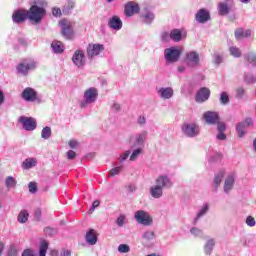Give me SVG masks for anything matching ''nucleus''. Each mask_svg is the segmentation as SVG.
Instances as JSON below:
<instances>
[{
    "mask_svg": "<svg viewBox=\"0 0 256 256\" xmlns=\"http://www.w3.org/2000/svg\"><path fill=\"white\" fill-rule=\"evenodd\" d=\"M38 63L33 58H25L22 60L17 66L16 71L19 75L23 77H27L31 71H35L37 69Z\"/></svg>",
    "mask_w": 256,
    "mask_h": 256,
    "instance_id": "f257e3e1",
    "label": "nucleus"
},
{
    "mask_svg": "<svg viewBox=\"0 0 256 256\" xmlns=\"http://www.w3.org/2000/svg\"><path fill=\"white\" fill-rule=\"evenodd\" d=\"M28 13V19L33 23H41L43 17H45V8L39 7L37 4H34L30 7Z\"/></svg>",
    "mask_w": 256,
    "mask_h": 256,
    "instance_id": "f03ea898",
    "label": "nucleus"
},
{
    "mask_svg": "<svg viewBox=\"0 0 256 256\" xmlns=\"http://www.w3.org/2000/svg\"><path fill=\"white\" fill-rule=\"evenodd\" d=\"M99 95V91H97V88L91 87L84 92V96L81 102H80V107L83 109L87 107L88 105H91L97 101V97Z\"/></svg>",
    "mask_w": 256,
    "mask_h": 256,
    "instance_id": "7ed1b4c3",
    "label": "nucleus"
},
{
    "mask_svg": "<svg viewBox=\"0 0 256 256\" xmlns=\"http://www.w3.org/2000/svg\"><path fill=\"white\" fill-rule=\"evenodd\" d=\"M181 131L185 137H189L190 139L199 137V133H201L199 125L195 123H184L181 127Z\"/></svg>",
    "mask_w": 256,
    "mask_h": 256,
    "instance_id": "20e7f679",
    "label": "nucleus"
},
{
    "mask_svg": "<svg viewBox=\"0 0 256 256\" xmlns=\"http://www.w3.org/2000/svg\"><path fill=\"white\" fill-rule=\"evenodd\" d=\"M134 217L137 223L144 225V227H151L153 225V217H151L149 212H145V210L136 211Z\"/></svg>",
    "mask_w": 256,
    "mask_h": 256,
    "instance_id": "39448f33",
    "label": "nucleus"
},
{
    "mask_svg": "<svg viewBox=\"0 0 256 256\" xmlns=\"http://www.w3.org/2000/svg\"><path fill=\"white\" fill-rule=\"evenodd\" d=\"M181 58V50L177 47H170L164 50V59L166 63H177Z\"/></svg>",
    "mask_w": 256,
    "mask_h": 256,
    "instance_id": "423d86ee",
    "label": "nucleus"
},
{
    "mask_svg": "<svg viewBox=\"0 0 256 256\" xmlns=\"http://www.w3.org/2000/svg\"><path fill=\"white\" fill-rule=\"evenodd\" d=\"M104 51L105 46L103 44H89L86 48L87 58L89 61H93V59L99 57Z\"/></svg>",
    "mask_w": 256,
    "mask_h": 256,
    "instance_id": "0eeeda50",
    "label": "nucleus"
},
{
    "mask_svg": "<svg viewBox=\"0 0 256 256\" xmlns=\"http://www.w3.org/2000/svg\"><path fill=\"white\" fill-rule=\"evenodd\" d=\"M72 63L78 69H83L87 64V56H85V51L81 49L74 51L72 55Z\"/></svg>",
    "mask_w": 256,
    "mask_h": 256,
    "instance_id": "6e6552de",
    "label": "nucleus"
},
{
    "mask_svg": "<svg viewBox=\"0 0 256 256\" xmlns=\"http://www.w3.org/2000/svg\"><path fill=\"white\" fill-rule=\"evenodd\" d=\"M184 63L187 67L194 69V67H199V63H201V58L199 57V53L195 51H190L185 54Z\"/></svg>",
    "mask_w": 256,
    "mask_h": 256,
    "instance_id": "1a4fd4ad",
    "label": "nucleus"
},
{
    "mask_svg": "<svg viewBox=\"0 0 256 256\" xmlns=\"http://www.w3.org/2000/svg\"><path fill=\"white\" fill-rule=\"evenodd\" d=\"M233 7H235V0H221L218 3V15L224 17L225 15H229L231 11H233Z\"/></svg>",
    "mask_w": 256,
    "mask_h": 256,
    "instance_id": "9d476101",
    "label": "nucleus"
},
{
    "mask_svg": "<svg viewBox=\"0 0 256 256\" xmlns=\"http://www.w3.org/2000/svg\"><path fill=\"white\" fill-rule=\"evenodd\" d=\"M18 121L25 131H35L37 129V120L33 117L20 116Z\"/></svg>",
    "mask_w": 256,
    "mask_h": 256,
    "instance_id": "9b49d317",
    "label": "nucleus"
},
{
    "mask_svg": "<svg viewBox=\"0 0 256 256\" xmlns=\"http://www.w3.org/2000/svg\"><path fill=\"white\" fill-rule=\"evenodd\" d=\"M155 185L162 189H171L173 187V180L167 174H162L156 177Z\"/></svg>",
    "mask_w": 256,
    "mask_h": 256,
    "instance_id": "f8f14e48",
    "label": "nucleus"
},
{
    "mask_svg": "<svg viewBox=\"0 0 256 256\" xmlns=\"http://www.w3.org/2000/svg\"><path fill=\"white\" fill-rule=\"evenodd\" d=\"M235 188V173H230L224 179L223 193L224 195H231V191Z\"/></svg>",
    "mask_w": 256,
    "mask_h": 256,
    "instance_id": "ddd939ff",
    "label": "nucleus"
},
{
    "mask_svg": "<svg viewBox=\"0 0 256 256\" xmlns=\"http://www.w3.org/2000/svg\"><path fill=\"white\" fill-rule=\"evenodd\" d=\"M59 25L62 29V35L66 39H71L73 37V24L67 19L61 20Z\"/></svg>",
    "mask_w": 256,
    "mask_h": 256,
    "instance_id": "4468645a",
    "label": "nucleus"
},
{
    "mask_svg": "<svg viewBox=\"0 0 256 256\" xmlns=\"http://www.w3.org/2000/svg\"><path fill=\"white\" fill-rule=\"evenodd\" d=\"M156 93L160 99L169 100L173 99V95H175V91L172 87H157Z\"/></svg>",
    "mask_w": 256,
    "mask_h": 256,
    "instance_id": "2eb2a0df",
    "label": "nucleus"
},
{
    "mask_svg": "<svg viewBox=\"0 0 256 256\" xmlns=\"http://www.w3.org/2000/svg\"><path fill=\"white\" fill-rule=\"evenodd\" d=\"M247 127H253V119L252 118H246L244 121L238 123L236 125V131L238 133V137H245V134L247 133L245 129Z\"/></svg>",
    "mask_w": 256,
    "mask_h": 256,
    "instance_id": "dca6fc26",
    "label": "nucleus"
},
{
    "mask_svg": "<svg viewBox=\"0 0 256 256\" xmlns=\"http://www.w3.org/2000/svg\"><path fill=\"white\" fill-rule=\"evenodd\" d=\"M21 98L27 101V103H33L37 101V91L31 87H27L22 91Z\"/></svg>",
    "mask_w": 256,
    "mask_h": 256,
    "instance_id": "f3484780",
    "label": "nucleus"
},
{
    "mask_svg": "<svg viewBox=\"0 0 256 256\" xmlns=\"http://www.w3.org/2000/svg\"><path fill=\"white\" fill-rule=\"evenodd\" d=\"M203 119L207 125H217L219 123V113L213 111H207L203 114Z\"/></svg>",
    "mask_w": 256,
    "mask_h": 256,
    "instance_id": "a211bd4d",
    "label": "nucleus"
},
{
    "mask_svg": "<svg viewBox=\"0 0 256 256\" xmlns=\"http://www.w3.org/2000/svg\"><path fill=\"white\" fill-rule=\"evenodd\" d=\"M108 27L112 31H121V29H123V21H121V18H119V16H112L108 20Z\"/></svg>",
    "mask_w": 256,
    "mask_h": 256,
    "instance_id": "6ab92c4d",
    "label": "nucleus"
},
{
    "mask_svg": "<svg viewBox=\"0 0 256 256\" xmlns=\"http://www.w3.org/2000/svg\"><path fill=\"white\" fill-rule=\"evenodd\" d=\"M139 4H137L136 2H128L125 5L124 8V14L126 15V17H133V15H135V13L139 12Z\"/></svg>",
    "mask_w": 256,
    "mask_h": 256,
    "instance_id": "aec40b11",
    "label": "nucleus"
},
{
    "mask_svg": "<svg viewBox=\"0 0 256 256\" xmlns=\"http://www.w3.org/2000/svg\"><path fill=\"white\" fill-rule=\"evenodd\" d=\"M211 97V90L207 87L201 88L196 94V101L197 103H205V101L209 100Z\"/></svg>",
    "mask_w": 256,
    "mask_h": 256,
    "instance_id": "412c9836",
    "label": "nucleus"
},
{
    "mask_svg": "<svg viewBox=\"0 0 256 256\" xmlns=\"http://www.w3.org/2000/svg\"><path fill=\"white\" fill-rule=\"evenodd\" d=\"M27 19H29V15L25 10H16L12 15L13 23H23Z\"/></svg>",
    "mask_w": 256,
    "mask_h": 256,
    "instance_id": "4be33fe9",
    "label": "nucleus"
},
{
    "mask_svg": "<svg viewBox=\"0 0 256 256\" xmlns=\"http://www.w3.org/2000/svg\"><path fill=\"white\" fill-rule=\"evenodd\" d=\"M211 19V14H209L208 10L205 8H202L197 11L195 15V20L197 23H207Z\"/></svg>",
    "mask_w": 256,
    "mask_h": 256,
    "instance_id": "5701e85b",
    "label": "nucleus"
},
{
    "mask_svg": "<svg viewBox=\"0 0 256 256\" xmlns=\"http://www.w3.org/2000/svg\"><path fill=\"white\" fill-rule=\"evenodd\" d=\"M216 125H217V131H218V134L216 135V139L218 141H225L227 139V135L225 134V131H227V125L225 124V122H221L219 120L216 123Z\"/></svg>",
    "mask_w": 256,
    "mask_h": 256,
    "instance_id": "b1692460",
    "label": "nucleus"
},
{
    "mask_svg": "<svg viewBox=\"0 0 256 256\" xmlns=\"http://www.w3.org/2000/svg\"><path fill=\"white\" fill-rule=\"evenodd\" d=\"M147 140V131H142L135 135L133 147L142 148L145 146V141Z\"/></svg>",
    "mask_w": 256,
    "mask_h": 256,
    "instance_id": "393cba45",
    "label": "nucleus"
},
{
    "mask_svg": "<svg viewBox=\"0 0 256 256\" xmlns=\"http://www.w3.org/2000/svg\"><path fill=\"white\" fill-rule=\"evenodd\" d=\"M207 213H209V203H204L198 210L196 217L193 219V225H197V223H199V219L205 217Z\"/></svg>",
    "mask_w": 256,
    "mask_h": 256,
    "instance_id": "a878e982",
    "label": "nucleus"
},
{
    "mask_svg": "<svg viewBox=\"0 0 256 256\" xmlns=\"http://www.w3.org/2000/svg\"><path fill=\"white\" fill-rule=\"evenodd\" d=\"M236 39H253V32L250 29L244 30L243 28H238L235 31Z\"/></svg>",
    "mask_w": 256,
    "mask_h": 256,
    "instance_id": "bb28decb",
    "label": "nucleus"
},
{
    "mask_svg": "<svg viewBox=\"0 0 256 256\" xmlns=\"http://www.w3.org/2000/svg\"><path fill=\"white\" fill-rule=\"evenodd\" d=\"M217 241L215 240V238H209L206 240L205 244H204V253L206 256H211L213 253V249H215V245H216Z\"/></svg>",
    "mask_w": 256,
    "mask_h": 256,
    "instance_id": "cd10ccee",
    "label": "nucleus"
},
{
    "mask_svg": "<svg viewBox=\"0 0 256 256\" xmlns=\"http://www.w3.org/2000/svg\"><path fill=\"white\" fill-rule=\"evenodd\" d=\"M141 19L146 25H151L155 21V14L152 11L145 10L141 13Z\"/></svg>",
    "mask_w": 256,
    "mask_h": 256,
    "instance_id": "c85d7f7f",
    "label": "nucleus"
},
{
    "mask_svg": "<svg viewBox=\"0 0 256 256\" xmlns=\"http://www.w3.org/2000/svg\"><path fill=\"white\" fill-rule=\"evenodd\" d=\"M223 177H225V170H220L217 174H215L213 184L214 193H217L219 187L221 186V181H223Z\"/></svg>",
    "mask_w": 256,
    "mask_h": 256,
    "instance_id": "c756f323",
    "label": "nucleus"
},
{
    "mask_svg": "<svg viewBox=\"0 0 256 256\" xmlns=\"http://www.w3.org/2000/svg\"><path fill=\"white\" fill-rule=\"evenodd\" d=\"M51 49H52L53 53H55L56 55H61V53H63V51H65V46L63 45V42L54 40L51 43Z\"/></svg>",
    "mask_w": 256,
    "mask_h": 256,
    "instance_id": "7c9ffc66",
    "label": "nucleus"
},
{
    "mask_svg": "<svg viewBox=\"0 0 256 256\" xmlns=\"http://www.w3.org/2000/svg\"><path fill=\"white\" fill-rule=\"evenodd\" d=\"M170 37L172 41L179 43V41H183V38H185L186 35L179 29H173L170 31Z\"/></svg>",
    "mask_w": 256,
    "mask_h": 256,
    "instance_id": "2f4dec72",
    "label": "nucleus"
},
{
    "mask_svg": "<svg viewBox=\"0 0 256 256\" xmlns=\"http://www.w3.org/2000/svg\"><path fill=\"white\" fill-rule=\"evenodd\" d=\"M150 195L153 199H161L163 197V188L157 186V184L153 185L150 188Z\"/></svg>",
    "mask_w": 256,
    "mask_h": 256,
    "instance_id": "473e14b6",
    "label": "nucleus"
},
{
    "mask_svg": "<svg viewBox=\"0 0 256 256\" xmlns=\"http://www.w3.org/2000/svg\"><path fill=\"white\" fill-rule=\"evenodd\" d=\"M86 243H88V245L97 244V233L93 229L86 233Z\"/></svg>",
    "mask_w": 256,
    "mask_h": 256,
    "instance_id": "72a5a7b5",
    "label": "nucleus"
},
{
    "mask_svg": "<svg viewBox=\"0 0 256 256\" xmlns=\"http://www.w3.org/2000/svg\"><path fill=\"white\" fill-rule=\"evenodd\" d=\"M37 167V158H26L22 163V169L29 170Z\"/></svg>",
    "mask_w": 256,
    "mask_h": 256,
    "instance_id": "f704fd0d",
    "label": "nucleus"
},
{
    "mask_svg": "<svg viewBox=\"0 0 256 256\" xmlns=\"http://www.w3.org/2000/svg\"><path fill=\"white\" fill-rule=\"evenodd\" d=\"M75 9V0H68L62 8V13L64 15H70V13Z\"/></svg>",
    "mask_w": 256,
    "mask_h": 256,
    "instance_id": "c9c22d12",
    "label": "nucleus"
},
{
    "mask_svg": "<svg viewBox=\"0 0 256 256\" xmlns=\"http://www.w3.org/2000/svg\"><path fill=\"white\" fill-rule=\"evenodd\" d=\"M245 61L252 65V67H256V54L254 52H249L244 55Z\"/></svg>",
    "mask_w": 256,
    "mask_h": 256,
    "instance_id": "e433bc0d",
    "label": "nucleus"
},
{
    "mask_svg": "<svg viewBox=\"0 0 256 256\" xmlns=\"http://www.w3.org/2000/svg\"><path fill=\"white\" fill-rule=\"evenodd\" d=\"M142 239L146 242V243H151V241H155V232L151 231V230H147L143 233Z\"/></svg>",
    "mask_w": 256,
    "mask_h": 256,
    "instance_id": "4c0bfd02",
    "label": "nucleus"
},
{
    "mask_svg": "<svg viewBox=\"0 0 256 256\" xmlns=\"http://www.w3.org/2000/svg\"><path fill=\"white\" fill-rule=\"evenodd\" d=\"M190 234L192 235V237H196L198 239H203L204 232L199 227H192L190 229Z\"/></svg>",
    "mask_w": 256,
    "mask_h": 256,
    "instance_id": "58836bf2",
    "label": "nucleus"
},
{
    "mask_svg": "<svg viewBox=\"0 0 256 256\" xmlns=\"http://www.w3.org/2000/svg\"><path fill=\"white\" fill-rule=\"evenodd\" d=\"M5 185L7 189H13L14 187H17V180L13 176H8L5 179Z\"/></svg>",
    "mask_w": 256,
    "mask_h": 256,
    "instance_id": "ea45409f",
    "label": "nucleus"
},
{
    "mask_svg": "<svg viewBox=\"0 0 256 256\" xmlns=\"http://www.w3.org/2000/svg\"><path fill=\"white\" fill-rule=\"evenodd\" d=\"M47 249H49V243L45 240H42L40 242L39 256H46L47 255Z\"/></svg>",
    "mask_w": 256,
    "mask_h": 256,
    "instance_id": "a19ab883",
    "label": "nucleus"
},
{
    "mask_svg": "<svg viewBox=\"0 0 256 256\" xmlns=\"http://www.w3.org/2000/svg\"><path fill=\"white\" fill-rule=\"evenodd\" d=\"M29 221V212L27 210H22L18 215L19 223H27Z\"/></svg>",
    "mask_w": 256,
    "mask_h": 256,
    "instance_id": "79ce46f5",
    "label": "nucleus"
},
{
    "mask_svg": "<svg viewBox=\"0 0 256 256\" xmlns=\"http://www.w3.org/2000/svg\"><path fill=\"white\" fill-rule=\"evenodd\" d=\"M143 153V148H136L132 151V154L130 155V161H137L139 159V155Z\"/></svg>",
    "mask_w": 256,
    "mask_h": 256,
    "instance_id": "37998d69",
    "label": "nucleus"
},
{
    "mask_svg": "<svg viewBox=\"0 0 256 256\" xmlns=\"http://www.w3.org/2000/svg\"><path fill=\"white\" fill-rule=\"evenodd\" d=\"M131 155V150H126L123 153H121L118 157V161L121 165H123V163H125V161H127V159H129V156Z\"/></svg>",
    "mask_w": 256,
    "mask_h": 256,
    "instance_id": "c03bdc74",
    "label": "nucleus"
},
{
    "mask_svg": "<svg viewBox=\"0 0 256 256\" xmlns=\"http://www.w3.org/2000/svg\"><path fill=\"white\" fill-rule=\"evenodd\" d=\"M51 134H52L51 127L49 126L44 127L41 131V137L42 139H45V140L50 139Z\"/></svg>",
    "mask_w": 256,
    "mask_h": 256,
    "instance_id": "a18cd8bd",
    "label": "nucleus"
},
{
    "mask_svg": "<svg viewBox=\"0 0 256 256\" xmlns=\"http://www.w3.org/2000/svg\"><path fill=\"white\" fill-rule=\"evenodd\" d=\"M229 52H230V55H232V57H236V58L241 57V49H239L236 46L230 47Z\"/></svg>",
    "mask_w": 256,
    "mask_h": 256,
    "instance_id": "49530a36",
    "label": "nucleus"
},
{
    "mask_svg": "<svg viewBox=\"0 0 256 256\" xmlns=\"http://www.w3.org/2000/svg\"><path fill=\"white\" fill-rule=\"evenodd\" d=\"M170 39H171V32L164 31L160 34V40L162 41V43H169Z\"/></svg>",
    "mask_w": 256,
    "mask_h": 256,
    "instance_id": "de8ad7c7",
    "label": "nucleus"
},
{
    "mask_svg": "<svg viewBox=\"0 0 256 256\" xmlns=\"http://www.w3.org/2000/svg\"><path fill=\"white\" fill-rule=\"evenodd\" d=\"M220 103H221V105L229 104V94H227V92H222L220 94Z\"/></svg>",
    "mask_w": 256,
    "mask_h": 256,
    "instance_id": "09e8293b",
    "label": "nucleus"
},
{
    "mask_svg": "<svg viewBox=\"0 0 256 256\" xmlns=\"http://www.w3.org/2000/svg\"><path fill=\"white\" fill-rule=\"evenodd\" d=\"M123 170V166H116L112 168L109 172V177H115V175H119L121 171Z\"/></svg>",
    "mask_w": 256,
    "mask_h": 256,
    "instance_id": "8fccbe9b",
    "label": "nucleus"
},
{
    "mask_svg": "<svg viewBox=\"0 0 256 256\" xmlns=\"http://www.w3.org/2000/svg\"><path fill=\"white\" fill-rule=\"evenodd\" d=\"M125 221H127V217L122 214L116 219L117 227H123L125 225Z\"/></svg>",
    "mask_w": 256,
    "mask_h": 256,
    "instance_id": "3c124183",
    "label": "nucleus"
},
{
    "mask_svg": "<svg viewBox=\"0 0 256 256\" xmlns=\"http://www.w3.org/2000/svg\"><path fill=\"white\" fill-rule=\"evenodd\" d=\"M118 251L119 253H129V251H131V247L127 244H120L118 246Z\"/></svg>",
    "mask_w": 256,
    "mask_h": 256,
    "instance_id": "603ef678",
    "label": "nucleus"
},
{
    "mask_svg": "<svg viewBox=\"0 0 256 256\" xmlns=\"http://www.w3.org/2000/svg\"><path fill=\"white\" fill-rule=\"evenodd\" d=\"M214 63H215V65H221V63H223V54L215 53L214 54Z\"/></svg>",
    "mask_w": 256,
    "mask_h": 256,
    "instance_id": "864d4df0",
    "label": "nucleus"
},
{
    "mask_svg": "<svg viewBox=\"0 0 256 256\" xmlns=\"http://www.w3.org/2000/svg\"><path fill=\"white\" fill-rule=\"evenodd\" d=\"M245 95V88L239 87L236 89V99H243Z\"/></svg>",
    "mask_w": 256,
    "mask_h": 256,
    "instance_id": "5fc2aeb1",
    "label": "nucleus"
},
{
    "mask_svg": "<svg viewBox=\"0 0 256 256\" xmlns=\"http://www.w3.org/2000/svg\"><path fill=\"white\" fill-rule=\"evenodd\" d=\"M7 256H19L17 252V247H15V245L10 246L7 252Z\"/></svg>",
    "mask_w": 256,
    "mask_h": 256,
    "instance_id": "6e6d98bb",
    "label": "nucleus"
},
{
    "mask_svg": "<svg viewBox=\"0 0 256 256\" xmlns=\"http://www.w3.org/2000/svg\"><path fill=\"white\" fill-rule=\"evenodd\" d=\"M244 81L246 83H256V77L253 74H246Z\"/></svg>",
    "mask_w": 256,
    "mask_h": 256,
    "instance_id": "4d7b16f0",
    "label": "nucleus"
},
{
    "mask_svg": "<svg viewBox=\"0 0 256 256\" xmlns=\"http://www.w3.org/2000/svg\"><path fill=\"white\" fill-rule=\"evenodd\" d=\"M246 225H248V227H255L256 225L255 218H253V216H248L246 218Z\"/></svg>",
    "mask_w": 256,
    "mask_h": 256,
    "instance_id": "13d9d810",
    "label": "nucleus"
},
{
    "mask_svg": "<svg viewBox=\"0 0 256 256\" xmlns=\"http://www.w3.org/2000/svg\"><path fill=\"white\" fill-rule=\"evenodd\" d=\"M137 123L140 125V127H144V125L147 124V118L145 116H139Z\"/></svg>",
    "mask_w": 256,
    "mask_h": 256,
    "instance_id": "bf43d9fd",
    "label": "nucleus"
},
{
    "mask_svg": "<svg viewBox=\"0 0 256 256\" xmlns=\"http://www.w3.org/2000/svg\"><path fill=\"white\" fill-rule=\"evenodd\" d=\"M111 111H113V113H119V111H121V104L115 102V103L111 106Z\"/></svg>",
    "mask_w": 256,
    "mask_h": 256,
    "instance_id": "052dcab7",
    "label": "nucleus"
},
{
    "mask_svg": "<svg viewBox=\"0 0 256 256\" xmlns=\"http://www.w3.org/2000/svg\"><path fill=\"white\" fill-rule=\"evenodd\" d=\"M28 188L31 193H37V184L35 182H30Z\"/></svg>",
    "mask_w": 256,
    "mask_h": 256,
    "instance_id": "680f3d73",
    "label": "nucleus"
},
{
    "mask_svg": "<svg viewBox=\"0 0 256 256\" xmlns=\"http://www.w3.org/2000/svg\"><path fill=\"white\" fill-rule=\"evenodd\" d=\"M52 15L54 17H61V8L54 7L52 9Z\"/></svg>",
    "mask_w": 256,
    "mask_h": 256,
    "instance_id": "e2e57ef3",
    "label": "nucleus"
},
{
    "mask_svg": "<svg viewBox=\"0 0 256 256\" xmlns=\"http://www.w3.org/2000/svg\"><path fill=\"white\" fill-rule=\"evenodd\" d=\"M99 205H101V202L99 200H95L92 203V207L90 208V213H93V211H95V209H97V207H99Z\"/></svg>",
    "mask_w": 256,
    "mask_h": 256,
    "instance_id": "0e129e2a",
    "label": "nucleus"
},
{
    "mask_svg": "<svg viewBox=\"0 0 256 256\" xmlns=\"http://www.w3.org/2000/svg\"><path fill=\"white\" fill-rule=\"evenodd\" d=\"M75 157H77V154L75 153V151L69 150V151L67 152V158H68V159L73 160V159H75Z\"/></svg>",
    "mask_w": 256,
    "mask_h": 256,
    "instance_id": "69168bd1",
    "label": "nucleus"
},
{
    "mask_svg": "<svg viewBox=\"0 0 256 256\" xmlns=\"http://www.w3.org/2000/svg\"><path fill=\"white\" fill-rule=\"evenodd\" d=\"M18 43H19L22 47H27V45H28L27 39H25V38H18Z\"/></svg>",
    "mask_w": 256,
    "mask_h": 256,
    "instance_id": "338daca9",
    "label": "nucleus"
},
{
    "mask_svg": "<svg viewBox=\"0 0 256 256\" xmlns=\"http://www.w3.org/2000/svg\"><path fill=\"white\" fill-rule=\"evenodd\" d=\"M34 215H35V219L39 221L41 219V208L36 209L34 212Z\"/></svg>",
    "mask_w": 256,
    "mask_h": 256,
    "instance_id": "774afa93",
    "label": "nucleus"
}]
</instances>
